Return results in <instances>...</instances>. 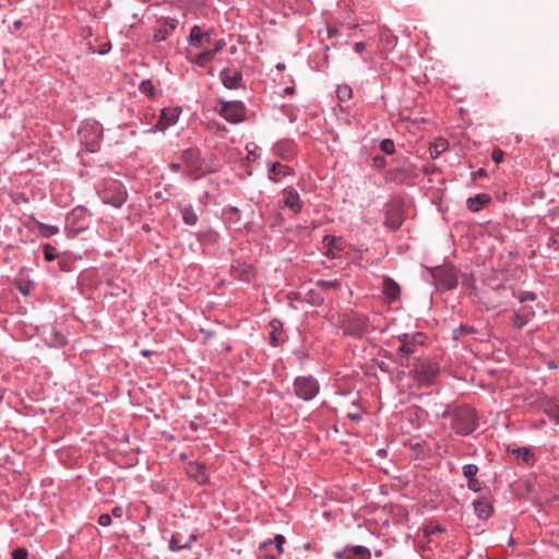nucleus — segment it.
<instances>
[{
    "label": "nucleus",
    "mask_w": 559,
    "mask_h": 559,
    "mask_svg": "<svg viewBox=\"0 0 559 559\" xmlns=\"http://www.w3.org/2000/svg\"><path fill=\"white\" fill-rule=\"evenodd\" d=\"M366 49V44L364 41L355 43L354 51L356 53H361Z\"/></svg>",
    "instance_id": "obj_56"
},
{
    "label": "nucleus",
    "mask_w": 559,
    "mask_h": 559,
    "mask_svg": "<svg viewBox=\"0 0 559 559\" xmlns=\"http://www.w3.org/2000/svg\"><path fill=\"white\" fill-rule=\"evenodd\" d=\"M294 391L298 399L309 402L318 395L320 385L313 376H300L294 380Z\"/></svg>",
    "instance_id": "obj_4"
},
{
    "label": "nucleus",
    "mask_w": 559,
    "mask_h": 559,
    "mask_svg": "<svg viewBox=\"0 0 559 559\" xmlns=\"http://www.w3.org/2000/svg\"><path fill=\"white\" fill-rule=\"evenodd\" d=\"M270 344L277 347L283 342V323L278 319H273L270 321Z\"/></svg>",
    "instance_id": "obj_26"
},
{
    "label": "nucleus",
    "mask_w": 559,
    "mask_h": 559,
    "mask_svg": "<svg viewBox=\"0 0 559 559\" xmlns=\"http://www.w3.org/2000/svg\"><path fill=\"white\" fill-rule=\"evenodd\" d=\"M369 320L364 314H354L348 318L344 333L354 337H362L368 332Z\"/></svg>",
    "instance_id": "obj_10"
},
{
    "label": "nucleus",
    "mask_w": 559,
    "mask_h": 559,
    "mask_svg": "<svg viewBox=\"0 0 559 559\" xmlns=\"http://www.w3.org/2000/svg\"><path fill=\"white\" fill-rule=\"evenodd\" d=\"M59 265L62 271H69L68 263L66 260H60Z\"/></svg>",
    "instance_id": "obj_64"
},
{
    "label": "nucleus",
    "mask_w": 559,
    "mask_h": 559,
    "mask_svg": "<svg viewBox=\"0 0 559 559\" xmlns=\"http://www.w3.org/2000/svg\"><path fill=\"white\" fill-rule=\"evenodd\" d=\"M438 170H439V168L436 164H426L423 166V173L426 175L436 173Z\"/></svg>",
    "instance_id": "obj_53"
},
{
    "label": "nucleus",
    "mask_w": 559,
    "mask_h": 559,
    "mask_svg": "<svg viewBox=\"0 0 559 559\" xmlns=\"http://www.w3.org/2000/svg\"><path fill=\"white\" fill-rule=\"evenodd\" d=\"M182 222L188 226H194L198 223V214L191 204L180 210Z\"/></svg>",
    "instance_id": "obj_35"
},
{
    "label": "nucleus",
    "mask_w": 559,
    "mask_h": 559,
    "mask_svg": "<svg viewBox=\"0 0 559 559\" xmlns=\"http://www.w3.org/2000/svg\"><path fill=\"white\" fill-rule=\"evenodd\" d=\"M397 340L400 345L396 348V354L401 359H404L413 355L416 350V347L424 343V335L421 333H403L397 336Z\"/></svg>",
    "instance_id": "obj_7"
},
{
    "label": "nucleus",
    "mask_w": 559,
    "mask_h": 559,
    "mask_svg": "<svg viewBox=\"0 0 559 559\" xmlns=\"http://www.w3.org/2000/svg\"><path fill=\"white\" fill-rule=\"evenodd\" d=\"M273 544H274V543H273V539H270V538H269V539H266V540H264V542H262V543L260 544L259 549H260V551L262 552L264 549H266L269 546H271V545H273Z\"/></svg>",
    "instance_id": "obj_59"
},
{
    "label": "nucleus",
    "mask_w": 559,
    "mask_h": 559,
    "mask_svg": "<svg viewBox=\"0 0 559 559\" xmlns=\"http://www.w3.org/2000/svg\"><path fill=\"white\" fill-rule=\"evenodd\" d=\"M180 108L178 107H166L160 111L159 118L157 122L150 128L146 132L155 133V132H164L169 127L175 126L180 116Z\"/></svg>",
    "instance_id": "obj_9"
},
{
    "label": "nucleus",
    "mask_w": 559,
    "mask_h": 559,
    "mask_svg": "<svg viewBox=\"0 0 559 559\" xmlns=\"http://www.w3.org/2000/svg\"><path fill=\"white\" fill-rule=\"evenodd\" d=\"M536 316V311L533 306L521 305L518 309H514L511 317L512 326L516 330H522Z\"/></svg>",
    "instance_id": "obj_11"
},
{
    "label": "nucleus",
    "mask_w": 559,
    "mask_h": 559,
    "mask_svg": "<svg viewBox=\"0 0 559 559\" xmlns=\"http://www.w3.org/2000/svg\"><path fill=\"white\" fill-rule=\"evenodd\" d=\"M467 487L469 490L473 491H479L480 490V484L477 478L468 479Z\"/></svg>",
    "instance_id": "obj_54"
},
{
    "label": "nucleus",
    "mask_w": 559,
    "mask_h": 559,
    "mask_svg": "<svg viewBox=\"0 0 559 559\" xmlns=\"http://www.w3.org/2000/svg\"><path fill=\"white\" fill-rule=\"evenodd\" d=\"M45 342L50 347L60 348L67 344V338L62 333L57 331L55 326H50Z\"/></svg>",
    "instance_id": "obj_25"
},
{
    "label": "nucleus",
    "mask_w": 559,
    "mask_h": 559,
    "mask_svg": "<svg viewBox=\"0 0 559 559\" xmlns=\"http://www.w3.org/2000/svg\"><path fill=\"white\" fill-rule=\"evenodd\" d=\"M90 214L85 207L73 209L66 217V229L69 234L78 235L88 227Z\"/></svg>",
    "instance_id": "obj_6"
},
{
    "label": "nucleus",
    "mask_w": 559,
    "mask_h": 559,
    "mask_svg": "<svg viewBox=\"0 0 559 559\" xmlns=\"http://www.w3.org/2000/svg\"><path fill=\"white\" fill-rule=\"evenodd\" d=\"M187 59L190 63L195 64L200 68H204V67H206L207 63H210L214 59V56L210 51V49H205L202 52L197 53L194 56L187 55Z\"/></svg>",
    "instance_id": "obj_28"
},
{
    "label": "nucleus",
    "mask_w": 559,
    "mask_h": 559,
    "mask_svg": "<svg viewBox=\"0 0 559 559\" xmlns=\"http://www.w3.org/2000/svg\"><path fill=\"white\" fill-rule=\"evenodd\" d=\"M407 177V171L402 167L391 168L384 175L385 181L395 183H403Z\"/></svg>",
    "instance_id": "obj_30"
},
{
    "label": "nucleus",
    "mask_w": 559,
    "mask_h": 559,
    "mask_svg": "<svg viewBox=\"0 0 559 559\" xmlns=\"http://www.w3.org/2000/svg\"><path fill=\"white\" fill-rule=\"evenodd\" d=\"M372 164L376 168H384L388 164L386 162V158L382 155H376L373 158H372Z\"/></svg>",
    "instance_id": "obj_51"
},
{
    "label": "nucleus",
    "mask_w": 559,
    "mask_h": 559,
    "mask_svg": "<svg viewBox=\"0 0 559 559\" xmlns=\"http://www.w3.org/2000/svg\"><path fill=\"white\" fill-rule=\"evenodd\" d=\"M98 194L105 204H109L116 209H120L128 198V192L124 185L112 178L105 179L102 190Z\"/></svg>",
    "instance_id": "obj_2"
},
{
    "label": "nucleus",
    "mask_w": 559,
    "mask_h": 559,
    "mask_svg": "<svg viewBox=\"0 0 559 559\" xmlns=\"http://www.w3.org/2000/svg\"><path fill=\"white\" fill-rule=\"evenodd\" d=\"M435 285L441 290H451L457 286L459 272L452 265L437 267L432 273Z\"/></svg>",
    "instance_id": "obj_5"
},
{
    "label": "nucleus",
    "mask_w": 559,
    "mask_h": 559,
    "mask_svg": "<svg viewBox=\"0 0 559 559\" xmlns=\"http://www.w3.org/2000/svg\"><path fill=\"white\" fill-rule=\"evenodd\" d=\"M109 49H110V45L105 44V45H103V47L100 48L99 53H100V55H105V53H107V52L109 51Z\"/></svg>",
    "instance_id": "obj_63"
},
{
    "label": "nucleus",
    "mask_w": 559,
    "mask_h": 559,
    "mask_svg": "<svg viewBox=\"0 0 559 559\" xmlns=\"http://www.w3.org/2000/svg\"><path fill=\"white\" fill-rule=\"evenodd\" d=\"M412 373L421 385H431L439 373V366L429 360L417 358L414 362Z\"/></svg>",
    "instance_id": "obj_3"
},
{
    "label": "nucleus",
    "mask_w": 559,
    "mask_h": 559,
    "mask_svg": "<svg viewBox=\"0 0 559 559\" xmlns=\"http://www.w3.org/2000/svg\"><path fill=\"white\" fill-rule=\"evenodd\" d=\"M213 35V29H202L199 25H193L190 29V34L187 38L188 43L195 47L200 48L205 44L211 43Z\"/></svg>",
    "instance_id": "obj_15"
},
{
    "label": "nucleus",
    "mask_w": 559,
    "mask_h": 559,
    "mask_svg": "<svg viewBox=\"0 0 559 559\" xmlns=\"http://www.w3.org/2000/svg\"><path fill=\"white\" fill-rule=\"evenodd\" d=\"M273 543L275 545L277 555H282L284 552V544L286 543V538L282 534H276L273 538Z\"/></svg>",
    "instance_id": "obj_45"
},
{
    "label": "nucleus",
    "mask_w": 559,
    "mask_h": 559,
    "mask_svg": "<svg viewBox=\"0 0 559 559\" xmlns=\"http://www.w3.org/2000/svg\"><path fill=\"white\" fill-rule=\"evenodd\" d=\"M98 524L102 526H109L111 524V515L108 513H103L98 518Z\"/></svg>",
    "instance_id": "obj_52"
},
{
    "label": "nucleus",
    "mask_w": 559,
    "mask_h": 559,
    "mask_svg": "<svg viewBox=\"0 0 559 559\" xmlns=\"http://www.w3.org/2000/svg\"><path fill=\"white\" fill-rule=\"evenodd\" d=\"M282 194V202L284 207L290 209L294 213L301 212L304 207V202L301 201L298 191L294 187H286L283 190Z\"/></svg>",
    "instance_id": "obj_14"
},
{
    "label": "nucleus",
    "mask_w": 559,
    "mask_h": 559,
    "mask_svg": "<svg viewBox=\"0 0 559 559\" xmlns=\"http://www.w3.org/2000/svg\"><path fill=\"white\" fill-rule=\"evenodd\" d=\"M341 239L334 235H325L323 237V245L328 248L329 251H332L334 248L338 247Z\"/></svg>",
    "instance_id": "obj_40"
},
{
    "label": "nucleus",
    "mask_w": 559,
    "mask_h": 559,
    "mask_svg": "<svg viewBox=\"0 0 559 559\" xmlns=\"http://www.w3.org/2000/svg\"><path fill=\"white\" fill-rule=\"evenodd\" d=\"M449 147L447 140L439 138L436 139L429 146V154L432 159L438 158Z\"/></svg>",
    "instance_id": "obj_33"
},
{
    "label": "nucleus",
    "mask_w": 559,
    "mask_h": 559,
    "mask_svg": "<svg viewBox=\"0 0 559 559\" xmlns=\"http://www.w3.org/2000/svg\"><path fill=\"white\" fill-rule=\"evenodd\" d=\"M226 41L224 38H221L218 40L215 41L214 44V48L213 49H210V51L213 53V56L215 57L217 53H219L221 51H223V49L226 47Z\"/></svg>",
    "instance_id": "obj_50"
},
{
    "label": "nucleus",
    "mask_w": 559,
    "mask_h": 559,
    "mask_svg": "<svg viewBox=\"0 0 559 559\" xmlns=\"http://www.w3.org/2000/svg\"><path fill=\"white\" fill-rule=\"evenodd\" d=\"M272 152L283 160H290L295 156L294 144L287 141L276 142L272 147Z\"/></svg>",
    "instance_id": "obj_22"
},
{
    "label": "nucleus",
    "mask_w": 559,
    "mask_h": 559,
    "mask_svg": "<svg viewBox=\"0 0 559 559\" xmlns=\"http://www.w3.org/2000/svg\"><path fill=\"white\" fill-rule=\"evenodd\" d=\"M259 559H278V556L273 555V554H269V552H265V554L261 552L259 555Z\"/></svg>",
    "instance_id": "obj_60"
},
{
    "label": "nucleus",
    "mask_w": 559,
    "mask_h": 559,
    "mask_svg": "<svg viewBox=\"0 0 559 559\" xmlns=\"http://www.w3.org/2000/svg\"><path fill=\"white\" fill-rule=\"evenodd\" d=\"M266 169L267 179L273 183H278L283 178L295 175L292 167L278 162L269 160L266 163Z\"/></svg>",
    "instance_id": "obj_12"
},
{
    "label": "nucleus",
    "mask_w": 559,
    "mask_h": 559,
    "mask_svg": "<svg viewBox=\"0 0 559 559\" xmlns=\"http://www.w3.org/2000/svg\"><path fill=\"white\" fill-rule=\"evenodd\" d=\"M188 473L200 484L205 483L207 479L206 467L201 463L195 462L190 464Z\"/></svg>",
    "instance_id": "obj_32"
},
{
    "label": "nucleus",
    "mask_w": 559,
    "mask_h": 559,
    "mask_svg": "<svg viewBox=\"0 0 559 559\" xmlns=\"http://www.w3.org/2000/svg\"><path fill=\"white\" fill-rule=\"evenodd\" d=\"M477 331L474 326L467 324H461L459 328L453 330V338L461 340L466 335L475 334Z\"/></svg>",
    "instance_id": "obj_38"
},
{
    "label": "nucleus",
    "mask_w": 559,
    "mask_h": 559,
    "mask_svg": "<svg viewBox=\"0 0 559 559\" xmlns=\"http://www.w3.org/2000/svg\"><path fill=\"white\" fill-rule=\"evenodd\" d=\"M328 34H329V37H335L338 35V31L336 27H329Z\"/></svg>",
    "instance_id": "obj_61"
},
{
    "label": "nucleus",
    "mask_w": 559,
    "mask_h": 559,
    "mask_svg": "<svg viewBox=\"0 0 559 559\" xmlns=\"http://www.w3.org/2000/svg\"><path fill=\"white\" fill-rule=\"evenodd\" d=\"M442 412L437 416L450 419V428L457 436H469L478 427V415L476 409L468 405H457L451 408L442 405Z\"/></svg>",
    "instance_id": "obj_1"
},
{
    "label": "nucleus",
    "mask_w": 559,
    "mask_h": 559,
    "mask_svg": "<svg viewBox=\"0 0 559 559\" xmlns=\"http://www.w3.org/2000/svg\"><path fill=\"white\" fill-rule=\"evenodd\" d=\"M217 112L229 123H240L245 119V106L242 102H222Z\"/></svg>",
    "instance_id": "obj_8"
},
{
    "label": "nucleus",
    "mask_w": 559,
    "mask_h": 559,
    "mask_svg": "<svg viewBox=\"0 0 559 559\" xmlns=\"http://www.w3.org/2000/svg\"><path fill=\"white\" fill-rule=\"evenodd\" d=\"M490 201V198L485 193L476 194L468 198L466 201L467 209L472 212H479L481 207Z\"/></svg>",
    "instance_id": "obj_31"
},
{
    "label": "nucleus",
    "mask_w": 559,
    "mask_h": 559,
    "mask_svg": "<svg viewBox=\"0 0 559 559\" xmlns=\"http://www.w3.org/2000/svg\"><path fill=\"white\" fill-rule=\"evenodd\" d=\"M44 257L47 261H53L57 258L56 248L49 243L44 245Z\"/></svg>",
    "instance_id": "obj_46"
},
{
    "label": "nucleus",
    "mask_w": 559,
    "mask_h": 559,
    "mask_svg": "<svg viewBox=\"0 0 559 559\" xmlns=\"http://www.w3.org/2000/svg\"><path fill=\"white\" fill-rule=\"evenodd\" d=\"M93 129H94L93 132L95 133V136L92 141L87 140V138L85 135V132H86L85 128H83L80 131L81 141H82V143H84L86 145V151H88L91 153L97 152L99 150V140L102 138L100 128L97 126H93Z\"/></svg>",
    "instance_id": "obj_24"
},
{
    "label": "nucleus",
    "mask_w": 559,
    "mask_h": 559,
    "mask_svg": "<svg viewBox=\"0 0 559 559\" xmlns=\"http://www.w3.org/2000/svg\"><path fill=\"white\" fill-rule=\"evenodd\" d=\"M545 255L551 258L552 254L559 251V233L551 234L547 237L545 243Z\"/></svg>",
    "instance_id": "obj_34"
},
{
    "label": "nucleus",
    "mask_w": 559,
    "mask_h": 559,
    "mask_svg": "<svg viewBox=\"0 0 559 559\" xmlns=\"http://www.w3.org/2000/svg\"><path fill=\"white\" fill-rule=\"evenodd\" d=\"M35 225L38 229L39 236L43 238H49L59 233V227L56 225H48V224L41 223L39 221H35Z\"/></svg>",
    "instance_id": "obj_36"
},
{
    "label": "nucleus",
    "mask_w": 559,
    "mask_h": 559,
    "mask_svg": "<svg viewBox=\"0 0 559 559\" xmlns=\"http://www.w3.org/2000/svg\"><path fill=\"white\" fill-rule=\"evenodd\" d=\"M231 273L235 277L243 282H250L254 276L252 265L241 261H235L231 264Z\"/></svg>",
    "instance_id": "obj_19"
},
{
    "label": "nucleus",
    "mask_w": 559,
    "mask_h": 559,
    "mask_svg": "<svg viewBox=\"0 0 559 559\" xmlns=\"http://www.w3.org/2000/svg\"><path fill=\"white\" fill-rule=\"evenodd\" d=\"M477 473L478 466L476 464H466L463 466V475L467 480L476 478Z\"/></svg>",
    "instance_id": "obj_41"
},
{
    "label": "nucleus",
    "mask_w": 559,
    "mask_h": 559,
    "mask_svg": "<svg viewBox=\"0 0 559 559\" xmlns=\"http://www.w3.org/2000/svg\"><path fill=\"white\" fill-rule=\"evenodd\" d=\"M182 160L190 167L198 168L201 165L200 151L189 147L182 151Z\"/></svg>",
    "instance_id": "obj_29"
},
{
    "label": "nucleus",
    "mask_w": 559,
    "mask_h": 559,
    "mask_svg": "<svg viewBox=\"0 0 559 559\" xmlns=\"http://www.w3.org/2000/svg\"><path fill=\"white\" fill-rule=\"evenodd\" d=\"M380 148L383 153L392 155L395 152V144L391 139H383L380 142Z\"/></svg>",
    "instance_id": "obj_42"
},
{
    "label": "nucleus",
    "mask_w": 559,
    "mask_h": 559,
    "mask_svg": "<svg viewBox=\"0 0 559 559\" xmlns=\"http://www.w3.org/2000/svg\"><path fill=\"white\" fill-rule=\"evenodd\" d=\"M242 73L239 70H229L224 68L219 73L222 84L228 90H236L241 85Z\"/></svg>",
    "instance_id": "obj_16"
},
{
    "label": "nucleus",
    "mask_w": 559,
    "mask_h": 559,
    "mask_svg": "<svg viewBox=\"0 0 559 559\" xmlns=\"http://www.w3.org/2000/svg\"><path fill=\"white\" fill-rule=\"evenodd\" d=\"M404 222L402 210L399 205H390L385 209L384 224L392 230L399 229Z\"/></svg>",
    "instance_id": "obj_17"
},
{
    "label": "nucleus",
    "mask_w": 559,
    "mask_h": 559,
    "mask_svg": "<svg viewBox=\"0 0 559 559\" xmlns=\"http://www.w3.org/2000/svg\"><path fill=\"white\" fill-rule=\"evenodd\" d=\"M178 21L175 19H165L154 32V41L160 43L167 39L169 34L177 27Z\"/></svg>",
    "instance_id": "obj_20"
},
{
    "label": "nucleus",
    "mask_w": 559,
    "mask_h": 559,
    "mask_svg": "<svg viewBox=\"0 0 559 559\" xmlns=\"http://www.w3.org/2000/svg\"><path fill=\"white\" fill-rule=\"evenodd\" d=\"M512 296L518 299L521 305H526L527 301H536L537 295L530 290H514Z\"/></svg>",
    "instance_id": "obj_37"
},
{
    "label": "nucleus",
    "mask_w": 559,
    "mask_h": 559,
    "mask_svg": "<svg viewBox=\"0 0 559 559\" xmlns=\"http://www.w3.org/2000/svg\"><path fill=\"white\" fill-rule=\"evenodd\" d=\"M474 511L479 519L487 520L492 514V506L485 498L477 499L474 501Z\"/></svg>",
    "instance_id": "obj_27"
},
{
    "label": "nucleus",
    "mask_w": 559,
    "mask_h": 559,
    "mask_svg": "<svg viewBox=\"0 0 559 559\" xmlns=\"http://www.w3.org/2000/svg\"><path fill=\"white\" fill-rule=\"evenodd\" d=\"M462 285L466 288H473L475 286V278L472 273H464L461 276Z\"/></svg>",
    "instance_id": "obj_47"
},
{
    "label": "nucleus",
    "mask_w": 559,
    "mask_h": 559,
    "mask_svg": "<svg viewBox=\"0 0 559 559\" xmlns=\"http://www.w3.org/2000/svg\"><path fill=\"white\" fill-rule=\"evenodd\" d=\"M508 451L514 455V457L522 463H525L528 466H533L536 462L535 454L533 453L530 447H518V448H508Z\"/></svg>",
    "instance_id": "obj_21"
},
{
    "label": "nucleus",
    "mask_w": 559,
    "mask_h": 559,
    "mask_svg": "<svg viewBox=\"0 0 559 559\" xmlns=\"http://www.w3.org/2000/svg\"><path fill=\"white\" fill-rule=\"evenodd\" d=\"M123 513H124V511H123L122 507L117 506L111 509V515L117 519H121L123 516Z\"/></svg>",
    "instance_id": "obj_55"
},
{
    "label": "nucleus",
    "mask_w": 559,
    "mask_h": 559,
    "mask_svg": "<svg viewBox=\"0 0 559 559\" xmlns=\"http://www.w3.org/2000/svg\"><path fill=\"white\" fill-rule=\"evenodd\" d=\"M382 294L385 302L393 304L400 298L401 287L393 278L385 276L382 282Z\"/></svg>",
    "instance_id": "obj_18"
},
{
    "label": "nucleus",
    "mask_w": 559,
    "mask_h": 559,
    "mask_svg": "<svg viewBox=\"0 0 559 559\" xmlns=\"http://www.w3.org/2000/svg\"><path fill=\"white\" fill-rule=\"evenodd\" d=\"M545 413L549 416L550 420L559 425V406L549 405L548 408L545 409Z\"/></svg>",
    "instance_id": "obj_43"
},
{
    "label": "nucleus",
    "mask_w": 559,
    "mask_h": 559,
    "mask_svg": "<svg viewBox=\"0 0 559 559\" xmlns=\"http://www.w3.org/2000/svg\"><path fill=\"white\" fill-rule=\"evenodd\" d=\"M352 88L348 85H338L336 96L341 102H346L352 97Z\"/></svg>",
    "instance_id": "obj_39"
},
{
    "label": "nucleus",
    "mask_w": 559,
    "mask_h": 559,
    "mask_svg": "<svg viewBox=\"0 0 559 559\" xmlns=\"http://www.w3.org/2000/svg\"><path fill=\"white\" fill-rule=\"evenodd\" d=\"M317 285L322 288H333L336 289L341 286V282L336 278L334 280H319Z\"/></svg>",
    "instance_id": "obj_44"
},
{
    "label": "nucleus",
    "mask_w": 559,
    "mask_h": 559,
    "mask_svg": "<svg viewBox=\"0 0 559 559\" xmlns=\"http://www.w3.org/2000/svg\"><path fill=\"white\" fill-rule=\"evenodd\" d=\"M28 551L26 548L19 547L12 551V559H27Z\"/></svg>",
    "instance_id": "obj_49"
},
{
    "label": "nucleus",
    "mask_w": 559,
    "mask_h": 559,
    "mask_svg": "<svg viewBox=\"0 0 559 559\" xmlns=\"http://www.w3.org/2000/svg\"><path fill=\"white\" fill-rule=\"evenodd\" d=\"M548 214H549V216H552V217L559 216V207L550 209Z\"/></svg>",
    "instance_id": "obj_62"
},
{
    "label": "nucleus",
    "mask_w": 559,
    "mask_h": 559,
    "mask_svg": "<svg viewBox=\"0 0 559 559\" xmlns=\"http://www.w3.org/2000/svg\"><path fill=\"white\" fill-rule=\"evenodd\" d=\"M140 91L145 94V95H148V96H153L154 95V86L153 84L151 83V81L146 80V81H142L141 84H140Z\"/></svg>",
    "instance_id": "obj_48"
},
{
    "label": "nucleus",
    "mask_w": 559,
    "mask_h": 559,
    "mask_svg": "<svg viewBox=\"0 0 559 559\" xmlns=\"http://www.w3.org/2000/svg\"><path fill=\"white\" fill-rule=\"evenodd\" d=\"M347 417H348L350 420L355 421V423H358V421H360V420L362 419V416H361V414H360V413H349V414L347 415Z\"/></svg>",
    "instance_id": "obj_58"
},
{
    "label": "nucleus",
    "mask_w": 559,
    "mask_h": 559,
    "mask_svg": "<svg viewBox=\"0 0 559 559\" xmlns=\"http://www.w3.org/2000/svg\"><path fill=\"white\" fill-rule=\"evenodd\" d=\"M502 151L501 150H495L492 152V159L496 162V163H500L501 158H502Z\"/></svg>",
    "instance_id": "obj_57"
},
{
    "label": "nucleus",
    "mask_w": 559,
    "mask_h": 559,
    "mask_svg": "<svg viewBox=\"0 0 559 559\" xmlns=\"http://www.w3.org/2000/svg\"><path fill=\"white\" fill-rule=\"evenodd\" d=\"M197 540V535L191 534L186 542L182 543L181 534L176 533L169 539L168 547L171 551H180L189 549L191 545Z\"/></svg>",
    "instance_id": "obj_23"
},
{
    "label": "nucleus",
    "mask_w": 559,
    "mask_h": 559,
    "mask_svg": "<svg viewBox=\"0 0 559 559\" xmlns=\"http://www.w3.org/2000/svg\"><path fill=\"white\" fill-rule=\"evenodd\" d=\"M335 557L336 559H371V551L361 545H346L335 552Z\"/></svg>",
    "instance_id": "obj_13"
}]
</instances>
